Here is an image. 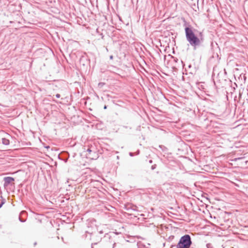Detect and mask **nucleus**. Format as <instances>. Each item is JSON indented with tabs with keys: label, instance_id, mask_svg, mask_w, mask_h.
Instances as JSON below:
<instances>
[{
	"label": "nucleus",
	"instance_id": "obj_26",
	"mask_svg": "<svg viewBox=\"0 0 248 248\" xmlns=\"http://www.w3.org/2000/svg\"><path fill=\"white\" fill-rule=\"evenodd\" d=\"M191 65H189L188 66V67H189V68H190V67H191Z\"/></svg>",
	"mask_w": 248,
	"mask_h": 248
},
{
	"label": "nucleus",
	"instance_id": "obj_17",
	"mask_svg": "<svg viewBox=\"0 0 248 248\" xmlns=\"http://www.w3.org/2000/svg\"><path fill=\"white\" fill-rule=\"evenodd\" d=\"M129 154V155L131 156H133L134 155L133 153H131V152H130Z\"/></svg>",
	"mask_w": 248,
	"mask_h": 248
},
{
	"label": "nucleus",
	"instance_id": "obj_24",
	"mask_svg": "<svg viewBox=\"0 0 248 248\" xmlns=\"http://www.w3.org/2000/svg\"><path fill=\"white\" fill-rule=\"evenodd\" d=\"M101 84V85H102V83H99V85Z\"/></svg>",
	"mask_w": 248,
	"mask_h": 248
},
{
	"label": "nucleus",
	"instance_id": "obj_14",
	"mask_svg": "<svg viewBox=\"0 0 248 248\" xmlns=\"http://www.w3.org/2000/svg\"><path fill=\"white\" fill-rule=\"evenodd\" d=\"M156 165L155 164H154V165L152 166L151 169L152 170H155L156 168Z\"/></svg>",
	"mask_w": 248,
	"mask_h": 248
},
{
	"label": "nucleus",
	"instance_id": "obj_19",
	"mask_svg": "<svg viewBox=\"0 0 248 248\" xmlns=\"http://www.w3.org/2000/svg\"><path fill=\"white\" fill-rule=\"evenodd\" d=\"M113 56L112 55L110 56V57H109V59H110V60H112V59H113Z\"/></svg>",
	"mask_w": 248,
	"mask_h": 248
},
{
	"label": "nucleus",
	"instance_id": "obj_20",
	"mask_svg": "<svg viewBox=\"0 0 248 248\" xmlns=\"http://www.w3.org/2000/svg\"><path fill=\"white\" fill-rule=\"evenodd\" d=\"M107 106L106 105H105L104 107V109H107Z\"/></svg>",
	"mask_w": 248,
	"mask_h": 248
},
{
	"label": "nucleus",
	"instance_id": "obj_18",
	"mask_svg": "<svg viewBox=\"0 0 248 248\" xmlns=\"http://www.w3.org/2000/svg\"><path fill=\"white\" fill-rule=\"evenodd\" d=\"M19 220L22 222H24L25 221L24 220H22L20 217H19Z\"/></svg>",
	"mask_w": 248,
	"mask_h": 248
},
{
	"label": "nucleus",
	"instance_id": "obj_22",
	"mask_svg": "<svg viewBox=\"0 0 248 248\" xmlns=\"http://www.w3.org/2000/svg\"><path fill=\"white\" fill-rule=\"evenodd\" d=\"M97 244V242H94V245H96V244Z\"/></svg>",
	"mask_w": 248,
	"mask_h": 248
},
{
	"label": "nucleus",
	"instance_id": "obj_21",
	"mask_svg": "<svg viewBox=\"0 0 248 248\" xmlns=\"http://www.w3.org/2000/svg\"><path fill=\"white\" fill-rule=\"evenodd\" d=\"M149 162L150 163H152L153 161H152V160H149Z\"/></svg>",
	"mask_w": 248,
	"mask_h": 248
},
{
	"label": "nucleus",
	"instance_id": "obj_27",
	"mask_svg": "<svg viewBox=\"0 0 248 248\" xmlns=\"http://www.w3.org/2000/svg\"><path fill=\"white\" fill-rule=\"evenodd\" d=\"M34 245H36V242H35L34 244Z\"/></svg>",
	"mask_w": 248,
	"mask_h": 248
},
{
	"label": "nucleus",
	"instance_id": "obj_11",
	"mask_svg": "<svg viewBox=\"0 0 248 248\" xmlns=\"http://www.w3.org/2000/svg\"><path fill=\"white\" fill-rule=\"evenodd\" d=\"M244 157H238V158H234L232 160V161H237L238 160H240V159H242L243 158H244Z\"/></svg>",
	"mask_w": 248,
	"mask_h": 248
},
{
	"label": "nucleus",
	"instance_id": "obj_10",
	"mask_svg": "<svg viewBox=\"0 0 248 248\" xmlns=\"http://www.w3.org/2000/svg\"><path fill=\"white\" fill-rule=\"evenodd\" d=\"M84 60H87L86 57L85 56H84V55L81 56L80 58V60H79L80 62H81L82 61H84Z\"/></svg>",
	"mask_w": 248,
	"mask_h": 248
},
{
	"label": "nucleus",
	"instance_id": "obj_5",
	"mask_svg": "<svg viewBox=\"0 0 248 248\" xmlns=\"http://www.w3.org/2000/svg\"><path fill=\"white\" fill-rule=\"evenodd\" d=\"M103 233V232L102 230H98L97 232H91V239L93 240L95 239V237H96V239L95 240L96 241L100 242L102 239L101 236H97V234H99L102 235Z\"/></svg>",
	"mask_w": 248,
	"mask_h": 248
},
{
	"label": "nucleus",
	"instance_id": "obj_3",
	"mask_svg": "<svg viewBox=\"0 0 248 248\" xmlns=\"http://www.w3.org/2000/svg\"><path fill=\"white\" fill-rule=\"evenodd\" d=\"M86 152L88 153L86 154V155L88 158L91 159H96L98 158L97 150L94 145H89Z\"/></svg>",
	"mask_w": 248,
	"mask_h": 248
},
{
	"label": "nucleus",
	"instance_id": "obj_25",
	"mask_svg": "<svg viewBox=\"0 0 248 248\" xmlns=\"http://www.w3.org/2000/svg\"><path fill=\"white\" fill-rule=\"evenodd\" d=\"M181 62L183 64V62L182 61H181Z\"/></svg>",
	"mask_w": 248,
	"mask_h": 248
},
{
	"label": "nucleus",
	"instance_id": "obj_15",
	"mask_svg": "<svg viewBox=\"0 0 248 248\" xmlns=\"http://www.w3.org/2000/svg\"><path fill=\"white\" fill-rule=\"evenodd\" d=\"M173 60L176 62H177L178 61V59L176 58H173Z\"/></svg>",
	"mask_w": 248,
	"mask_h": 248
},
{
	"label": "nucleus",
	"instance_id": "obj_8",
	"mask_svg": "<svg viewBox=\"0 0 248 248\" xmlns=\"http://www.w3.org/2000/svg\"><path fill=\"white\" fill-rule=\"evenodd\" d=\"M138 248H148V247H145L142 243H139L138 244Z\"/></svg>",
	"mask_w": 248,
	"mask_h": 248
},
{
	"label": "nucleus",
	"instance_id": "obj_4",
	"mask_svg": "<svg viewBox=\"0 0 248 248\" xmlns=\"http://www.w3.org/2000/svg\"><path fill=\"white\" fill-rule=\"evenodd\" d=\"M116 233L114 232H109V233H106L104 237L106 238H109L110 242H113L112 248H114L116 243L115 242V238L116 237Z\"/></svg>",
	"mask_w": 248,
	"mask_h": 248
},
{
	"label": "nucleus",
	"instance_id": "obj_7",
	"mask_svg": "<svg viewBox=\"0 0 248 248\" xmlns=\"http://www.w3.org/2000/svg\"><path fill=\"white\" fill-rule=\"evenodd\" d=\"M2 143L4 145H8L10 144V141L8 139H6V138H2Z\"/></svg>",
	"mask_w": 248,
	"mask_h": 248
},
{
	"label": "nucleus",
	"instance_id": "obj_12",
	"mask_svg": "<svg viewBox=\"0 0 248 248\" xmlns=\"http://www.w3.org/2000/svg\"><path fill=\"white\" fill-rule=\"evenodd\" d=\"M206 247L207 248H213V246H212V244H210V243L207 244H206Z\"/></svg>",
	"mask_w": 248,
	"mask_h": 248
},
{
	"label": "nucleus",
	"instance_id": "obj_1",
	"mask_svg": "<svg viewBox=\"0 0 248 248\" xmlns=\"http://www.w3.org/2000/svg\"><path fill=\"white\" fill-rule=\"evenodd\" d=\"M186 37L189 44L196 49L197 47L202 46L204 41L202 32H199V37L196 36L192 27H186L185 29Z\"/></svg>",
	"mask_w": 248,
	"mask_h": 248
},
{
	"label": "nucleus",
	"instance_id": "obj_23",
	"mask_svg": "<svg viewBox=\"0 0 248 248\" xmlns=\"http://www.w3.org/2000/svg\"><path fill=\"white\" fill-rule=\"evenodd\" d=\"M101 84V85H102V83H99V85Z\"/></svg>",
	"mask_w": 248,
	"mask_h": 248
},
{
	"label": "nucleus",
	"instance_id": "obj_6",
	"mask_svg": "<svg viewBox=\"0 0 248 248\" xmlns=\"http://www.w3.org/2000/svg\"><path fill=\"white\" fill-rule=\"evenodd\" d=\"M4 181V186H8L12 182L15 181V179L12 177H5L3 178Z\"/></svg>",
	"mask_w": 248,
	"mask_h": 248
},
{
	"label": "nucleus",
	"instance_id": "obj_9",
	"mask_svg": "<svg viewBox=\"0 0 248 248\" xmlns=\"http://www.w3.org/2000/svg\"><path fill=\"white\" fill-rule=\"evenodd\" d=\"M159 147L163 151H165L167 150V148L166 147L162 145H159Z\"/></svg>",
	"mask_w": 248,
	"mask_h": 248
},
{
	"label": "nucleus",
	"instance_id": "obj_16",
	"mask_svg": "<svg viewBox=\"0 0 248 248\" xmlns=\"http://www.w3.org/2000/svg\"><path fill=\"white\" fill-rule=\"evenodd\" d=\"M60 96H61V95H60V94H59V93H57V94H56V97L57 98H60Z\"/></svg>",
	"mask_w": 248,
	"mask_h": 248
},
{
	"label": "nucleus",
	"instance_id": "obj_2",
	"mask_svg": "<svg viewBox=\"0 0 248 248\" xmlns=\"http://www.w3.org/2000/svg\"><path fill=\"white\" fill-rule=\"evenodd\" d=\"M192 244L189 235L186 234L181 237L177 245V248H189Z\"/></svg>",
	"mask_w": 248,
	"mask_h": 248
},
{
	"label": "nucleus",
	"instance_id": "obj_13",
	"mask_svg": "<svg viewBox=\"0 0 248 248\" xmlns=\"http://www.w3.org/2000/svg\"><path fill=\"white\" fill-rule=\"evenodd\" d=\"M5 202V199H3L2 202H1V203H0V208L2 207L3 204H4Z\"/></svg>",
	"mask_w": 248,
	"mask_h": 248
}]
</instances>
